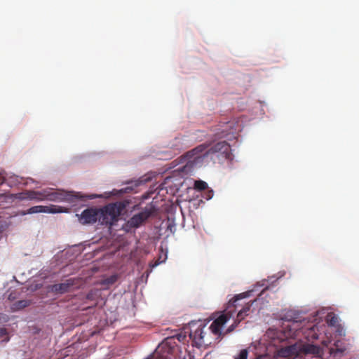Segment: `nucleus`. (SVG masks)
<instances>
[{"label":"nucleus","instance_id":"f257e3e1","mask_svg":"<svg viewBox=\"0 0 359 359\" xmlns=\"http://www.w3.org/2000/svg\"><path fill=\"white\" fill-rule=\"evenodd\" d=\"M305 326V320H289L287 324L283 325V331H278L274 329H269L266 331V337L271 339L270 345L276 347L275 355L279 357L287 358L297 355L299 346L297 344L282 346L287 338H296L300 336V333L306 334L309 331L312 333L311 337L317 339L318 336L315 333V326H309L306 328ZM309 337V334L305 335Z\"/></svg>","mask_w":359,"mask_h":359},{"label":"nucleus","instance_id":"f03ea898","mask_svg":"<svg viewBox=\"0 0 359 359\" xmlns=\"http://www.w3.org/2000/svg\"><path fill=\"white\" fill-rule=\"evenodd\" d=\"M213 154L217 155V158H222L226 160H232L233 158L231 147L225 141L219 142L208 149L207 144H200L188 151L187 156L191 159V161L197 163L203 161L204 158Z\"/></svg>","mask_w":359,"mask_h":359},{"label":"nucleus","instance_id":"7ed1b4c3","mask_svg":"<svg viewBox=\"0 0 359 359\" xmlns=\"http://www.w3.org/2000/svg\"><path fill=\"white\" fill-rule=\"evenodd\" d=\"M244 294H239L236 295L232 299L229 300L226 310V313L220 315L216 318L210 325V330L215 334L220 337L222 335L221 329L223 325L231 318L237 307V301L245 297Z\"/></svg>","mask_w":359,"mask_h":359},{"label":"nucleus","instance_id":"20e7f679","mask_svg":"<svg viewBox=\"0 0 359 359\" xmlns=\"http://www.w3.org/2000/svg\"><path fill=\"white\" fill-rule=\"evenodd\" d=\"M123 210L121 203H109L102 208H97V222L102 225L111 226L118 220Z\"/></svg>","mask_w":359,"mask_h":359},{"label":"nucleus","instance_id":"39448f33","mask_svg":"<svg viewBox=\"0 0 359 359\" xmlns=\"http://www.w3.org/2000/svg\"><path fill=\"white\" fill-rule=\"evenodd\" d=\"M271 339L266 337V333L259 342H256L249 347L250 351L255 355L254 359H273L275 356L276 347L270 345Z\"/></svg>","mask_w":359,"mask_h":359},{"label":"nucleus","instance_id":"423d86ee","mask_svg":"<svg viewBox=\"0 0 359 359\" xmlns=\"http://www.w3.org/2000/svg\"><path fill=\"white\" fill-rule=\"evenodd\" d=\"M156 211L155 207L150 204L140 212L134 215L126 224V228H138L147 221Z\"/></svg>","mask_w":359,"mask_h":359},{"label":"nucleus","instance_id":"0eeeda50","mask_svg":"<svg viewBox=\"0 0 359 359\" xmlns=\"http://www.w3.org/2000/svg\"><path fill=\"white\" fill-rule=\"evenodd\" d=\"M73 197L79 198L80 196L79 195H73L72 192L65 191L63 190L53 191V189L50 188L43 190V201L72 202Z\"/></svg>","mask_w":359,"mask_h":359},{"label":"nucleus","instance_id":"6e6552de","mask_svg":"<svg viewBox=\"0 0 359 359\" xmlns=\"http://www.w3.org/2000/svg\"><path fill=\"white\" fill-rule=\"evenodd\" d=\"M97 208H88L84 210L81 215H76L82 224H94L97 222Z\"/></svg>","mask_w":359,"mask_h":359},{"label":"nucleus","instance_id":"1a4fd4ad","mask_svg":"<svg viewBox=\"0 0 359 359\" xmlns=\"http://www.w3.org/2000/svg\"><path fill=\"white\" fill-rule=\"evenodd\" d=\"M64 212L61 207H57L55 205L45 206V205H36L31 207L25 211L20 212L21 215H25L27 214H34L39 212H47V213H57Z\"/></svg>","mask_w":359,"mask_h":359},{"label":"nucleus","instance_id":"9d476101","mask_svg":"<svg viewBox=\"0 0 359 359\" xmlns=\"http://www.w3.org/2000/svg\"><path fill=\"white\" fill-rule=\"evenodd\" d=\"M17 198L20 200H36L41 201H43V190L41 191L33 190L25 191L18 194Z\"/></svg>","mask_w":359,"mask_h":359},{"label":"nucleus","instance_id":"9b49d317","mask_svg":"<svg viewBox=\"0 0 359 359\" xmlns=\"http://www.w3.org/2000/svg\"><path fill=\"white\" fill-rule=\"evenodd\" d=\"M204 326L200 325L194 332H191L189 337L192 339L193 342L196 346H201L205 344L204 341Z\"/></svg>","mask_w":359,"mask_h":359},{"label":"nucleus","instance_id":"f8f14e48","mask_svg":"<svg viewBox=\"0 0 359 359\" xmlns=\"http://www.w3.org/2000/svg\"><path fill=\"white\" fill-rule=\"evenodd\" d=\"M72 285V281L71 280H67L65 283L55 284L53 286L52 290L55 292L62 294L68 292L70 287Z\"/></svg>","mask_w":359,"mask_h":359},{"label":"nucleus","instance_id":"ddd939ff","mask_svg":"<svg viewBox=\"0 0 359 359\" xmlns=\"http://www.w3.org/2000/svg\"><path fill=\"white\" fill-rule=\"evenodd\" d=\"M253 302L247 303L241 310H240L237 314L236 320L241 322L247 316H248L250 308L252 306Z\"/></svg>","mask_w":359,"mask_h":359},{"label":"nucleus","instance_id":"4468645a","mask_svg":"<svg viewBox=\"0 0 359 359\" xmlns=\"http://www.w3.org/2000/svg\"><path fill=\"white\" fill-rule=\"evenodd\" d=\"M299 347H303V350L306 353L318 355L320 353V347L313 344H306L302 346H299Z\"/></svg>","mask_w":359,"mask_h":359},{"label":"nucleus","instance_id":"2eb2a0df","mask_svg":"<svg viewBox=\"0 0 359 359\" xmlns=\"http://www.w3.org/2000/svg\"><path fill=\"white\" fill-rule=\"evenodd\" d=\"M194 187L196 190L203 191L208 188V184L202 180H196Z\"/></svg>","mask_w":359,"mask_h":359},{"label":"nucleus","instance_id":"dca6fc26","mask_svg":"<svg viewBox=\"0 0 359 359\" xmlns=\"http://www.w3.org/2000/svg\"><path fill=\"white\" fill-rule=\"evenodd\" d=\"M28 305H27V304L25 301H19L18 302V305H13L12 308H13V310L15 311V310H18V309L25 308Z\"/></svg>","mask_w":359,"mask_h":359},{"label":"nucleus","instance_id":"f3484780","mask_svg":"<svg viewBox=\"0 0 359 359\" xmlns=\"http://www.w3.org/2000/svg\"><path fill=\"white\" fill-rule=\"evenodd\" d=\"M8 332L7 330L4 327H0V338L6 337V339L4 340L5 342H8L10 340L9 337L7 336Z\"/></svg>","mask_w":359,"mask_h":359},{"label":"nucleus","instance_id":"a211bd4d","mask_svg":"<svg viewBox=\"0 0 359 359\" xmlns=\"http://www.w3.org/2000/svg\"><path fill=\"white\" fill-rule=\"evenodd\" d=\"M248 352L247 349H243L240 351L238 357H236L235 359H248Z\"/></svg>","mask_w":359,"mask_h":359},{"label":"nucleus","instance_id":"6ab92c4d","mask_svg":"<svg viewBox=\"0 0 359 359\" xmlns=\"http://www.w3.org/2000/svg\"><path fill=\"white\" fill-rule=\"evenodd\" d=\"M240 322L236 320V322L233 324H232L231 326H229L228 327V329L226 330V332L224 334H226L231 332L236 327V326L238 325V324Z\"/></svg>","mask_w":359,"mask_h":359},{"label":"nucleus","instance_id":"aec40b11","mask_svg":"<svg viewBox=\"0 0 359 359\" xmlns=\"http://www.w3.org/2000/svg\"><path fill=\"white\" fill-rule=\"evenodd\" d=\"M343 349H340L338 347H336L335 348H331L330 349V354L333 355H337V353H342Z\"/></svg>","mask_w":359,"mask_h":359},{"label":"nucleus","instance_id":"412c9836","mask_svg":"<svg viewBox=\"0 0 359 359\" xmlns=\"http://www.w3.org/2000/svg\"><path fill=\"white\" fill-rule=\"evenodd\" d=\"M6 180V177L2 172H0V184H2Z\"/></svg>","mask_w":359,"mask_h":359},{"label":"nucleus","instance_id":"4be33fe9","mask_svg":"<svg viewBox=\"0 0 359 359\" xmlns=\"http://www.w3.org/2000/svg\"><path fill=\"white\" fill-rule=\"evenodd\" d=\"M337 322V318L335 317H332L330 320V324L331 325H334Z\"/></svg>","mask_w":359,"mask_h":359},{"label":"nucleus","instance_id":"5701e85b","mask_svg":"<svg viewBox=\"0 0 359 359\" xmlns=\"http://www.w3.org/2000/svg\"><path fill=\"white\" fill-rule=\"evenodd\" d=\"M158 264H159V262H156L154 264H150V266H151V267H155V266H156Z\"/></svg>","mask_w":359,"mask_h":359},{"label":"nucleus","instance_id":"b1692460","mask_svg":"<svg viewBox=\"0 0 359 359\" xmlns=\"http://www.w3.org/2000/svg\"><path fill=\"white\" fill-rule=\"evenodd\" d=\"M212 196V191H209L208 198H211Z\"/></svg>","mask_w":359,"mask_h":359},{"label":"nucleus","instance_id":"393cba45","mask_svg":"<svg viewBox=\"0 0 359 359\" xmlns=\"http://www.w3.org/2000/svg\"><path fill=\"white\" fill-rule=\"evenodd\" d=\"M97 196L93 195V196H89V198L93 199V198H97Z\"/></svg>","mask_w":359,"mask_h":359},{"label":"nucleus","instance_id":"a878e982","mask_svg":"<svg viewBox=\"0 0 359 359\" xmlns=\"http://www.w3.org/2000/svg\"><path fill=\"white\" fill-rule=\"evenodd\" d=\"M15 182H16L17 183H20V182L18 180V177H17V176H16V177H15Z\"/></svg>","mask_w":359,"mask_h":359}]
</instances>
